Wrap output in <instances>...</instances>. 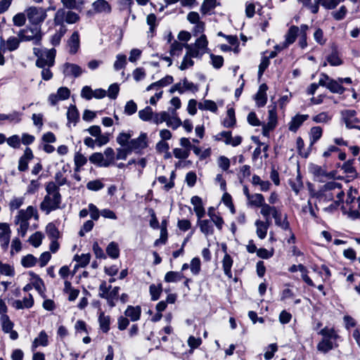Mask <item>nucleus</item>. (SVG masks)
<instances>
[{"label":"nucleus","instance_id":"f257e3e1","mask_svg":"<svg viewBox=\"0 0 360 360\" xmlns=\"http://www.w3.org/2000/svg\"><path fill=\"white\" fill-rule=\"evenodd\" d=\"M45 190L46 195L40 203V209L46 214H49L52 211L60 208L62 196L58 186L53 181L48 182L46 184Z\"/></svg>","mask_w":360,"mask_h":360},{"label":"nucleus","instance_id":"f03ea898","mask_svg":"<svg viewBox=\"0 0 360 360\" xmlns=\"http://www.w3.org/2000/svg\"><path fill=\"white\" fill-rule=\"evenodd\" d=\"M33 51L34 55L37 57L36 65L38 68H44L46 66L49 68L53 66L56 54V50L54 48L51 49L34 48Z\"/></svg>","mask_w":360,"mask_h":360},{"label":"nucleus","instance_id":"7ed1b4c3","mask_svg":"<svg viewBox=\"0 0 360 360\" xmlns=\"http://www.w3.org/2000/svg\"><path fill=\"white\" fill-rule=\"evenodd\" d=\"M319 84L321 86L326 87L333 94H342L345 91V88L341 84L339 78L333 79L326 73L321 74Z\"/></svg>","mask_w":360,"mask_h":360},{"label":"nucleus","instance_id":"20e7f679","mask_svg":"<svg viewBox=\"0 0 360 360\" xmlns=\"http://www.w3.org/2000/svg\"><path fill=\"white\" fill-rule=\"evenodd\" d=\"M18 37L20 41H32L34 44H39L41 39V28L39 26L27 27L20 30Z\"/></svg>","mask_w":360,"mask_h":360},{"label":"nucleus","instance_id":"39448f33","mask_svg":"<svg viewBox=\"0 0 360 360\" xmlns=\"http://www.w3.org/2000/svg\"><path fill=\"white\" fill-rule=\"evenodd\" d=\"M29 21L34 26H39L46 19V11L41 7L30 6L26 11Z\"/></svg>","mask_w":360,"mask_h":360},{"label":"nucleus","instance_id":"423d86ee","mask_svg":"<svg viewBox=\"0 0 360 360\" xmlns=\"http://www.w3.org/2000/svg\"><path fill=\"white\" fill-rule=\"evenodd\" d=\"M131 152L139 153L148 147V136L146 133H141L136 139H131L127 145Z\"/></svg>","mask_w":360,"mask_h":360},{"label":"nucleus","instance_id":"0eeeda50","mask_svg":"<svg viewBox=\"0 0 360 360\" xmlns=\"http://www.w3.org/2000/svg\"><path fill=\"white\" fill-rule=\"evenodd\" d=\"M11 231L6 223H0V243L2 249L6 250L8 247Z\"/></svg>","mask_w":360,"mask_h":360},{"label":"nucleus","instance_id":"6e6552de","mask_svg":"<svg viewBox=\"0 0 360 360\" xmlns=\"http://www.w3.org/2000/svg\"><path fill=\"white\" fill-rule=\"evenodd\" d=\"M342 119L348 129L354 127L355 123H359V120L356 117V112L354 110H345L341 112Z\"/></svg>","mask_w":360,"mask_h":360},{"label":"nucleus","instance_id":"1a4fd4ad","mask_svg":"<svg viewBox=\"0 0 360 360\" xmlns=\"http://www.w3.org/2000/svg\"><path fill=\"white\" fill-rule=\"evenodd\" d=\"M34 158L31 148L27 147L24 151V154L21 156L18 161V170L25 172L28 169V163Z\"/></svg>","mask_w":360,"mask_h":360},{"label":"nucleus","instance_id":"9d476101","mask_svg":"<svg viewBox=\"0 0 360 360\" xmlns=\"http://www.w3.org/2000/svg\"><path fill=\"white\" fill-rule=\"evenodd\" d=\"M83 72V70L77 64L65 63L63 65V74L65 76L79 77Z\"/></svg>","mask_w":360,"mask_h":360},{"label":"nucleus","instance_id":"9b49d317","mask_svg":"<svg viewBox=\"0 0 360 360\" xmlns=\"http://www.w3.org/2000/svg\"><path fill=\"white\" fill-rule=\"evenodd\" d=\"M273 218L274 219L275 224L277 226L280 227L283 230L289 231L290 232H291L290 224L289 221H288L287 214H285L283 219L281 212L279 210H278L273 215Z\"/></svg>","mask_w":360,"mask_h":360},{"label":"nucleus","instance_id":"f8f14e48","mask_svg":"<svg viewBox=\"0 0 360 360\" xmlns=\"http://www.w3.org/2000/svg\"><path fill=\"white\" fill-rule=\"evenodd\" d=\"M308 115H296L289 122L288 129L290 131L296 132L303 122L308 119Z\"/></svg>","mask_w":360,"mask_h":360},{"label":"nucleus","instance_id":"ddd939ff","mask_svg":"<svg viewBox=\"0 0 360 360\" xmlns=\"http://www.w3.org/2000/svg\"><path fill=\"white\" fill-rule=\"evenodd\" d=\"M299 27L295 25H292L285 35V41L283 43V47H288L290 44H293L298 35Z\"/></svg>","mask_w":360,"mask_h":360},{"label":"nucleus","instance_id":"4468645a","mask_svg":"<svg viewBox=\"0 0 360 360\" xmlns=\"http://www.w3.org/2000/svg\"><path fill=\"white\" fill-rule=\"evenodd\" d=\"M32 217H34L35 219H38L37 211L34 207L28 206L25 210H20L15 217L28 221Z\"/></svg>","mask_w":360,"mask_h":360},{"label":"nucleus","instance_id":"2eb2a0df","mask_svg":"<svg viewBox=\"0 0 360 360\" xmlns=\"http://www.w3.org/2000/svg\"><path fill=\"white\" fill-rule=\"evenodd\" d=\"M191 202L194 207V211L198 219H202L205 214L202 199L199 196L195 195L191 198Z\"/></svg>","mask_w":360,"mask_h":360},{"label":"nucleus","instance_id":"dca6fc26","mask_svg":"<svg viewBox=\"0 0 360 360\" xmlns=\"http://www.w3.org/2000/svg\"><path fill=\"white\" fill-rule=\"evenodd\" d=\"M79 34L77 31H75L68 41V45L70 48V54H75L79 48Z\"/></svg>","mask_w":360,"mask_h":360},{"label":"nucleus","instance_id":"f3484780","mask_svg":"<svg viewBox=\"0 0 360 360\" xmlns=\"http://www.w3.org/2000/svg\"><path fill=\"white\" fill-rule=\"evenodd\" d=\"M268 87L266 84H262L259 86V90L255 95V100L257 105L259 107H263L266 105L267 101L266 90Z\"/></svg>","mask_w":360,"mask_h":360},{"label":"nucleus","instance_id":"a211bd4d","mask_svg":"<svg viewBox=\"0 0 360 360\" xmlns=\"http://www.w3.org/2000/svg\"><path fill=\"white\" fill-rule=\"evenodd\" d=\"M92 7L96 13L111 12V6L105 0H96L92 4Z\"/></svg>","mask_w":360,"mask_h":360},{"label":"nucleus","instance_id":"6ab92c4d","mask_svg":"<svg viewBox=\"0 0 360 360\" xmlns=\"http://www.w3.org/2000/svg\"><path fill=\"white\" fill-rule=\"evenodd\" d=\"M198 226L200 231L206 236L212 235L214 233V228L211 221L208 219H198Z\"/></svg>","mask_w":360,"mask_h":360},{"label":"nucleus","instance_id":"aec40b11","mask_svg":"<svg viewBox=\"0 0 360 360\" xmlns=\"http://www.w3.org/2000/svg\"><path fill=\"white\" fill-rule=\"evenodd\" d=\"M98 323L103 333H107L110 330V317L108 315H105L103 311L99 313Z\"/></svg>","mask_w":360,"mask_h":360},{"label":"nucleus","instance_id":"412c9836","mask_svg":"<svg viewBox=\"0 0 360 360\" xmlns=\"http://www.w3.org/2000/svg\"><path fill=\"white\" fill-rule=\"evenodd\" d=\"M124 314L129 317L132 321H136L140 319L141 307L129 306L126 309Z\"/></svg>","mask_w":360,"mask_h":360},{"label":"nucleus","instance_id":"4be33fe9","mask_svg":"<svg viewBox=\"0 0 360 360\" xmlns=\"http://www.w3.org/2000/svg\"><path fill=\"white\" fill-rule=\"evenodd\" d=\"M184 278L181 271H168L165 276V281L167 283H176Z\"/></svg>","mask_w":360,"mask_h":360},{"label":"nucleus","instance_id":"5701e85b","mask_svg":"<svg viewBox=\"0 0 360 360\" xmlns=\"http://www.w3.org/2000/svg\"><path fill=\"white\" fill-rule=\"evenodd\" d=\"M233 264V259L231 257V256L228 254H226L223 258L222 260V266H223V270L228 277L231 278L232 274H231V266Z\"/></svg>","mask_w":360,"mask_h":360},{"label":"nucleus","instance_id":"b1692460","mask_svg":"<svg viewBox=\"0 0 360 360\" xmlns=\"http://www.w3.org/2000/svg\"><path fill=\"white\" fill-rule=\"evenodd\" d=\"M103 155L105 156V158H104L105 162L103 164V167H108L114 163L115 151L112 148L108 147L104 150Z\"/></svg>","mask_w":360,"mask_h":360},{"label":"nucleus","instance_id":"393cba45","mask_svg":"<svg viewBox=\"0 0 360 360\" xmlns=\"http://www.w3.org/2000/svg\"><path fill=\"white\" fill-rule=\"evenodd\" d=\"M264 203V197L260 193L252 194L248 199V204L251 206L261 207Z\"/></svg>","mask_w":360,"mask_h":360},{"label":"nucleus","instance_id":"a878e982","mask_svg":"<svg viewBox=\"0 0 360 360\" xmlns=\"http://www.w3.org/2000/svg\"><path fill=\"white\" fill-rule=\"evenodd\" d=\"M252 184L254 186L259 185L262 191H269L271 186V183L269 181H263L258 175L256 174L252 176Z\"/></svg>","mask_w":360,"mask_h":360},{"label":"nucleus","instance_id":"bb28decb","mask_svg":"<svg viewBox=\"0 0 360 360\" xmlns=\"http://www.w3.org/2000/svg\"><path fill=\"white\" fill-rule=\"evenodd\" d=\"M185 48L187 50L186 53L188 56L192 58H201L202 56L205 53L204 51H202L200 49L193 44H186L185 45Z\"/></svg>","mask_w":360,"mask_h":360},{"label":"nucleus","instance_id":"cd10ccee","mask_svg":"<svg viewBox=\"0 0 360 360\" xmlns=\"http://www.w3.org/2000/svg\"><path fill=\"white\" fill-rule=\"evenodd\" d=\"M106 253L112 259H117L120 256V249L117 243L110 242L106 248Z\"/></svg>","mask_w":360,"mask_h":360},{"label":"nucleus","instance_id":"c85d7f7f","mask_svg":"<svg viewBox=\"0 0 360 360\" xmlns=\"http://www.w3.org/2000/svg\"><path fill=\"white\" fill-rule=\"evenodd\" d=\"M323 130L321 127H313L310 129V144L314 145L322 136Z\"/></svg>","mask_w":360,"mask_h":360},{"label":"nucleus","instance_id":"c756f323","mask_svg":"<svg viewBox=\"0 0 360 360\" xmlns=\"http://www.w3.org/2000/svg\"><path fill=\"white\" fill-rule=\"evenodd\" d=\"M236 120L235 117V111L233 108L227 110L226 117L224 119L223 124L225 127H233L236 124Z\"/></svg>","mask_w":360,"mask_h":360},{"label":"nucleus","instance_id":"7c9ffc66","mask_svg":"<svg viewBox=\"0 0 360 360\" xmlns=\"http://www.w3.org/2000/svg\"><path fill=\"white\" fill-rule=\"evenodd\" d=\"M79 112L75 105H71L67 112V118L69 123L72 122L75 125L79 120Z\"/></svg>","mask_w":360,"mask_h":360},{"label":"nucleus","instance_id":"2f4dec72","mask_svg":"<svg viewBox=\"0 0 360 360\" xmlns=\"http://www.w3.org/2000/svg\"><path fill=\"white\" fill-rule=\"evenodd\" d=\"M319 334L324 337V339H329L330 340H336L339 338V335L337 334L336 331L333 328H328L325 327L319 332Z\"/></svg>","mask_w":360,"mask_h":360},{"label":"nucleus","instance_id":"473e14b6","mask_svg":"<svg viewBox=\"0 0 360 360\" xmlns=\"http://www.w3.org/2000/svg\"><path fill=\"white\" fill-rule=\"evenodd\" d=\"M162 291V287L161 283L158 285L151 284L149 287V292L151 296V300L153 301L158 300L160 297Z\"/></svg>","mask_w":360,"mask_h":360},{"label":"nucleus","instance_id":"72a5a7b5","mask_svg":"<svg viewBox=\"0 0 360 360\" xmlns=\"http://www.w3.org/2000/svg\"><path fill=\"white\" fill-rule=\"evenodd\" d=\"M22 113L13 111L12 113L6 115V114H0V122L4 120H9L10 122H15L18 123L21 121Z\"/></svg>","mask_w":360,"mask_h":360},{"label":"nucleus","instance_id":"f704fd0d","mask_svg":"<svg viewBox=\"0 0 360 360\" xmlns=\"http://www.w3.org/2000/svg\"><path fill=\"white\" fill-rule=\"evenodd\" d=\"M67 31L65 26H62L60 29L51 37V43L53 46H58L60 43L62 37L64 36Z\"/></svg>","mask_w":360,"mask_h":360},{"label":"nucleus","instance_id":"c9c22d12","mask_svg":"<svg viewBox=\"0 0 360 360\" xmlns=\"http://www.w3.org/2000/svg\"><path fill=\"white\" fill-rule=\"evenodd\" d=\"M132 134L131 131L129 132H121L117 136L116 141L117 143L120 145L122 147H127L129 142L130 141V139Z\"/></svg>","mask_w":360,"mask_h":360},{"label":"nucleus","instance_id":"e433bc0d","mask_svg":"<svg viewBox=\"0 0 360 360\" xmlns=\"http://www.w3.org/2000/svg\"><path fill=\"white\" fill-rule=\"evenodd\" d=\"M255 224L257 227L256 233H257V236L260 239L265 238L266 236L268 229H266V226L264 225V221H261L259 219H257L255 221Z\"/></svg>","mask_w":360,"mask_h":360},{"label":"nucleus","instance_id":"4c0bfd02","mask_svg":"<svg viewBox=\"0 0 360 360\" xmlns=\"http://www.w3.org/2000/svg\"><path fill=\"white\" fill-rule=\"evenodd\" d=\"M334 347L333 341L329 339H323L317 345L319 351L327 353Z\"/></svg>","mask_w":360,"mask_h":360},{"label":"nucleus","instance_id":"58836bf2","mask_svg":"<svg viewBox=\"0 0 360 360\" xmlns=\"http://www.w3.org/2000/svg\"><path fill=\"white\" fill-rule=\"evenodd\" d=\"M154 113L150 106H146L144 109L139 110V117L143 121L153 120Z\"/></svg>","mask_w":360,"mask_h":360},{"label":"nucleus","instance_id":"ea45409f","mask_svg":"<svg viewBox=\"0 0 360 360\" xmlns=\"http://www.w3.org/2000/svg\"><path fill=\"white\" fill-rule=\"evenodd\" d=\"M49 344L48 335L44 330L39 333L38 337L33 342V347H37L39 345L47 346Z\"/></svg>","mask_w":360,"mask_h":360},{"label":"nucleus","instance_id":"a19ab883","mask_svg":"<svg viewBox=\"0 0 360 360\" xmlns=\"http://www.w3.org/2000/svg\"><path fill=\"white\" fill-rule=\"evenodd\" d=\"M75 172H79L80 168L87 162L86 158L80 153H76L74 158Z\"/></svg>","mask_w":360,"mask_h":360},{"label":"nucleus","instance_id":"79ce46f5","mask_svg":"<svg viewBox=\"0 0 360 360\" xmlns=\"http://www.w3.org/2000/svg\"><path fill=\"white\" fill-rule=\"evenodd\" d=\"M327 62L332 66H338L342 64V59L339 57L337 51H333L332 53L327 56Z\"/></svg>","mask_w":360,"mask_h":360},{"label":"nucleus","instance_id":"37998d69","mask_svg":"<svg viewBox=\"0 0 360 360\" xmlns=\"http://www.w3.org/2000/svg\"><path fill=\"white\" fill-rule=\"evenodd\" d=\"M1 323L2 326V330L5 333H8L13 328V323L10 320L8 315L1 316Z\"/></svg>","mask_w":360,"mask_h":360},{"label":"nucleus","instance_id":"c03bdc74","mask_svg":"<svg viewBox=\"0 0 360 360\" xmlns=\"http://www.w3.org/2000/svg\"><path fill=\"white\" fill-rule=\"evenodd\" d=\"M15 224L19 225V227L18 228V234H20L22 237H25L29 227V222L25 220L17 219V217H15Z\"/></svg>","mask_w":360,"mask_h":360},{"label":"nucleus","instance_id":"a18cd8bd","mask_svg":"<svg viewBox=\"0 0 360 360\" xmlns=\"http://www.w3.org/2000/svg\"><path fill=\"white\" fill-rule=\"evenodd\" d=\"M46 232L51 240H57L59 237V231L53 223L47 224L46 227Z\"/></svg>","mask_w":360,"mask_h":360},{"label":"nucleus","instance_id":"49530a36","mask_svg":"<svg viewBox=\"0 0 360 360\" xmlns=\"http://www.w3.org/2000/svg\"><path fill=\"white\" fill-rule=\"evenodd\" d=\"M277 210L278 209L276 207L271 206L265 202L261 207L260 213L264 218H269L271 214L273 216Z\"/></svg>","mask_w":360,"mask_h":360},{"label":"nucleus","instance_id":"de8ad7c7","mask_svg":"<svg viewBox=\"0 0 360 360\" xmlns=\"http://www.w3.org/2000/svg\"><path fill=\"white\" fill-rule=\"evenodd\" d=\"M37 259L29 254L21 259V264L25 268L32 267L36 265Z\"/></svg>","mask_w":360,"mask_h":360},{"label":"nucleus","instance_id":"09e8293b","mask_svg":"<svg viewBox=\"0 0 360 360\" xmlns=\"http://www.w3.org/2000/svg\"><path fill=\"white\" fill-rule=\"evenodd\" d=\"M217 6V0H204L200 7V11L203 14H207L212 9Z\"/></svg>","mask_w":360,"mask_h":360},{"label":"nucleus","instance_id":"8fccbe9b","mask_svg":"<svg viewBox=\"0 0 360 360\" xmlns=\"http://www.w3.org/2000/svg\"><path fill=\"white\" fill-rule=\"evenodd\" d=\"M91 255L90 254H82V255H75V260L77 261L79 264L75 266V269L78 266L85 267L90 262Z\"/></svg>","mask_w":360,"mask_h":360},{"label":"nucleus","instance_id":"3c124183","mask_svg":"<svg viewBox=\"0 0 360 360\" xmlns=\"http://www.w3.org/2000/svg\"><path fill=\"white\" fill-rule=\"evenodd\" d=\"M20 41V38L18 39L15 37H9L6 41V46L5 47L6 50H8L10 51L16 50L19 46Z\"/></svg>","mask_w":360,"mask_h":360},{"label":"nucleus","instance_id":"603ef678","mask_svg":"<svg viewBox=\"0 0 360 360\" xmlns=\"http://www.w3.org/2000/svg\"><path fill=\"white\" fill-rule=\"evenodd\" d=\"M89 161L98 167H103L104 163V155L101 153H94L89 157Z\"/></svg>","mask_w":360,"mask_h":360},{"label":"nucleus","instance_id":"864d4df0","mask_svg":"<svg viewBox=\"0 0 360 360\" xmlns=\"http://www.w3.org/2000/svg\"><path fill=\"white\" fill-rule=\"evenodd\" d=\"M169 116V112L162 111L159 113H155L153 117V122L156 124H160L168 120Z\"/></svg>","mask_w":360,"mask_h":360},{"label":"nucleus","instance_id":"5fc2aeb1","mask_svg":"<svg viewBox=\"0 0 360 360\" xmlns=\"http://www.w3.org/2000/svg\"><path fill=\"white\" fill-rule=\"evenodd\" d=\"M198 108L200 110H208L214 112L217 110L216 103L210 100H205L203 103H199Z\"/></svg>","mask_w":360,"mask_h":360},{"label":"nucleus","instance_id":"6e6d98bb","mask_svg":"<svg viewBox=\"0 0 360 360\" xmlns=\"http://www.w3.org/2000/svg\"><path fill=\"white\" fill-rule=\"evenodd\" d=\"M64 21H65V11L64 9H59L55 14L54 24L60 27L65 26L63 25Z\"/></svg>","mask_w":360,"mask_h":360},{"label":"nucleus","instance_id":"4d7b16f0","mask_svg":"<svg viewBox=\"0 0 360 360\" xmlns=\"http://www.w3.org/2000/svg\"><path fill=\"white\" fill-rule=\"evenodd\" d=\"M116 58L117 60L114 63V69L118 71L125 67L127 64V57L125 55L118 54Z\"/></svg>","mask_w":360,"mask_h":360},{"label":"nucleus","instance_id":"13d9d810","mask_svg":"<svg viewBox=\"0 0 360 360\" xmlns=\"http://www.w3.org/2000/svg\"><path fill=\"white\" fill-rule=\"evenodd\" d=\"M187 20L192 24H198V27L203 28L204 23L200 22V15L197 12L191 11L187 15Z\"/></svg>","mask_w":360,"mask_h":360},{"label":"nucleus","instance_id":"bf43d9fd","mask_svg":"<svg viewBox=\"0 0 360 360\" xmlns=\"http://www.w3.org/2000/svg\"><path fill=\"white\" fill-rule=\"evenodd\" d=\"M0 274L8 276H13L15 271L13 267L10 264H4L0 261Z\"/></svg>","mask_w":360,"mask_h":360},{"label":"nucleus","instance_id":"052dcab7","mask_svg":"<svg viewBox=\"0 0 360 360\" xmlns=\"http://www.w3.org/2000/svg\"><path fill=\"white\" fill-rule=\"evenodd\" d=\"M43 235L41 232L37 231L29 238V242L35 248L39 247L42 241Z\"/></svg>","mask_w":360,"mask_h":360},{"label":"nucleus","instance_id":"680f3d73","mask_svg":"<svg viewBox=\"0 0 360 360\" xmlns=\"http://www.w3.org/2000/svg\"><path fill=\"white\" fill-rule=\"evenodd\" d=\"M104 187V184L99 179L90 181L86 184V188L89 191H98Z\"/></svg>","mask_w":360,"mask_h":360},{"label":"nucleus","instance_id":"e2e57ef3","mask_svg":"<svg viewBox=\"0 0 360 360\" xmlns=\"http://www.w3.org/2000/svg\"><path fill=\"white\" fill-rule=\"evenodd\" d=\"M208 41L207 40V37L205 34L201 35L193 44L198 49H200L202 51H204L205 53L207 49Z\"/></svg>","mask_w":360,"mask_h":360},{"label":"nucleus","instance_id":"0e129e2a","mask_svg":"<svg viewBox=\"0 0 360 360\" xmlns=\"http://www.w3.org/2000/svg\"><path fill=\"white\" fill-rule=\"evenodd\" d=\"M191 271L193 275H198L201 269L200 260L198 257L192 259L190 265Z\"/></svg>","mask_w":360,"mask_h":360},{"label":"nucleus","instance_id":"69168bd1","mask_svg":"<svg viewBox=\"0 0 360 360\" xmlns=\"http://www.w3.org/2000/svg\"><path fill=\"white\" fill-rule=\"evenodd\" d=\"M183 47H184L183 44L177 41H174L171 45L170 54L172 56H175V55L179 56L182 51Z\"/></svg>","mask_w":360,"mask_h":360},{"label":"nucleus","instance_id":"338daca9","mask_svg":"<svg viewBox=\"0 0 360 360\" xmlns=\"http://www.w3.org/2000/svg\"><path fill=\"white\" fill-rule=\"evenodd\" d=\"M23 197L13 198L9 202V208L11 211L20 208L24 202Z\"/></svg>","mask_w":360,"mask_h":360},{"label":"nucleus","instance_id":"774afa93","mask_svg":"<svg viewBox=\"0 0 360 360\" xmlns=\"http://www.w3.org/2000/svg\"><path fill=\"white\" fill-rule=\"evenodd\" d=\"M137 110V105L132 100L127 102L124 106V113L128 115L134 114Z\"/></svg>","mask_w":360,"mask_h":360}]
</instances>
